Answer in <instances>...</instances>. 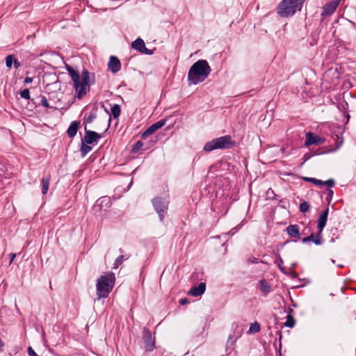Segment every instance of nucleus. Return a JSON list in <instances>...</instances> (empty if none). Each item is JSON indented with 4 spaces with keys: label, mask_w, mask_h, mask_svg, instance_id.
Listing matches in <instances>:
<instances>
[{
    "label": "nucleus",
    "mask_w": 356,
    "mask_h": 356,
    "mask_svg": "<svg viewBox=\"0 0 356 356\" xmlns=\"http://www.w3.org/2000/svg\"><path fill=\"white\" fill-rule=\"evenodd\" d=\"M66 69L73 81L76 97L81 99L89 90L90 84L95 82V74H90L86 69H83L80 81V75L78 72L69 65L66 66Z\"/></svg>",
    "instance_id": "1"
},
{
    "label": "nucleus",
    "mask_w": 356,
    "mask_h": 356,
    "mask_svg": "<svg viewBox=\"0 0 356 356\" xmlns=\"http://www.w3.org/2000/svg\"><path fill=\"white\" fill-rule=\"evenodd\" d=\"M211 72V68L206 60L201 59L194 63L188 73L189 85H197L204 81Z\"/></svg>",
    "instance_id": "2"
},
{
    "label": "nucleus",
    "mask_w": 356,
    "mask_h": 356,
    "mask_svg": "<svg viewBox=\"0 0 356 356\" xmlns=\"http://www.w3.org/2000/svg\"><path fill=\"white\" fill-rule=\"evenodd\" d=\"M115 277L113 273L101 275L97 280V296L98 299L107 298L113 288Z\"/></svg>",
    "instance_id": "3"
},
{
    "label": "nucleus",
    "mask_w": 356,
    "mask_h": 356,
    "mask_svg": "<svg viewBox=\"0 0 356 356\" xmlns=\"http://www.w3.org/2000/svg\"><path fill=\"white\" fill-rule=\"evenodd\" d=\"M305 0H282L278 5L277 13L281 17L293 16L300 10Z\"/></svg>",
    "instance_id": "4"
},
{
    "label": "nucleus",
    "mask_w": 356,
    "mask_h": 356,
    "mask_svg": "<svg viewBox=\"0 0 356 356\" xmlns=\"http://www.w3.org/2000/svg\"><path fill=\"white\" fill-rule=\"evenodd\" d=\"M236 145V141L229 135L214 138L204 146V151L209 152L217 149H230Z\"/></svg>",
    "instance_id": "5"
},
{
    "label": "nucleus",
    "mask_w": 356,
    "mask_h": 356,
    "mask_svg": "<svg viewBox=\"0 0 356 356\" xmlns=\"http://www.w3.org/2000/svg\"><path fill=\"white\" fill-rule=\"evenodd\" d=\"M153 207L159 215L161 221L165 218L166 211L168 209V203L165 200L160 197H156L152 200Z\"/></svg>",
    "instance_id": "6"
},
{
    "label": "nucleus",
    "mask_w": 356,
    "mask_h": 356,
    "mask_svg": "<svg viewBox=\"0 0 356 356\" xmlns=\"http://www.w3.org/2000/svg\"><path fill=\"white\" fill-rule=\"evenodd\" d=\"M143 339L145 351L152 352L155 349V338L152 337L151 332L146 328L143 330Z\"/></svg>",
    "instance_id": "7"
},
{
    "label": "nucleus",
    "mask_w": 356,
    "mask_h": 356,
    "mask_svg": "<svg viewBox=\"0 0 356 356\" xmlns=\"http://www.w3.org/2000/svg\"><path fill=\"white\" fill-rule=\"evenodd\" d=\"M131 47L133 49L138 51L140 53L145 55H152L153 54V50L149 49L145 47V42L143 39L138 38L136 40H134Z\"/></svg>",
    "instance_id": "8"
},
{
    "label": "nucleus",
    "mask_w": 356,
    "mask_h": 356,
    "mask_svg": "<svg viewBox=\"0 0 356 356\" xmlns=\"http://www.w3.org/2000/svg\"><path fill=\"white\" fill-rule=\"evenodd\" d=\"M165 120H161L149 127L143 134L141 138L143 140H145L149 136L154 134L158 129H161L165 124Z\"/></svg>",
    "instance_id": "9"
},
{
    "label": "nucleus",
    "mask_w": 356,
    "mask_h": 356,
    "mask_svg": "<svg viewBox=\"0 0 356 356\" xmlns=\"http://www.w3.org/2000/svg\"><path fill=\"white\" fill-rule=\"evenodd\" d=\"M85 136L84 139L83 140L87 144H93L97 143L99 139L102 138V135L90 130H87L86 127H85Z\"/></svg>",
    "instance_id": "10"
},
{
    "label": "nucleus",
    "mask_w": 356,
    "mask_h": 356,
    "mask_svg": "<svg viewBox=\"0 0 356 356\" xmlns=\"http://www.w3.org/2000/svg\"><path fill=\"white\" fill-rule=\"evenodd\" d=\"M323 142L324 139L315 134L312 132H308L306 134V139L305 142V145L306 146H310L314 144L320 145L323 144Z\"/></svg>",
    "instance_id": "11"
},
{
    "label": "nucleus",
    "mask_w": 356,
    "mask_h": 356,
    "mask_svg": "<svg viewBox=\"0 0 356 356\" xmlns=\"http://www.w3.org/2000/svg\"><path fill=\"white\" fill-rule=\"evenodd\" d=\"M339 4V0H334L331 2L327 3L323 10L322 15L327 16L334 13Z\"/></svg>",
    "instance_id": "12"
},
{
    "label": "nucleus",
    "mask_w": 356,
    "mask_h": 356,
    "mask_svg": "<svg viewBox=\"0 0 356 356\" xmlns=\"http://www.w3.org/2000/svg\"><path fill=\"white\" fill-rule=\"evenodd\" d=\"M108 67L113 73L118 72L121 69V63L118 57L111 56L109 58Z\"/></svg>",
    "instance_id": "13"
},
{
    "label": "nucleus",
    "mask_w": 356,
    "mask_h": 356,
    "mask_svg": "<svg viewBox=\"0 0 356 356\" xmlns=\"http://www.w3.org/2000/svg\"><path fill=\"white\" fill-rule=\"evenodd\" d=\"M206 290V284L200 282L197 286H193L188 291V294L193 297L202 296Z\"/></svg>",
    "instance_id": "14"
},
{
    "label": "nucleus",
    "mask_w": 356,
    "mask_h": 356,
    "mask_svg": "<svg viewBox=\"0 0 356 356\" xmlns=\"http://www.w3.org/2000/svg\"><path fill=\"white\" fill-rule=\"evenodd\" d=\"M328 212H329V209L328 207H327L320 215L318 219V225H317V228H318V231H319V232H322L324 227H325L326 225V222H327V216H328Z\"/></svg>",
    "instance_id": "15"
},
{
    "label": "nucleus",
    "mask_w": 356,
    "mask_h": 356,
    "mask_svg": "<svg viewBox=\"0 0 356 356\" xmlns=\"http://www.w3.org/2000/svg\"><path fill=\"white\" fill-rule=\"evenodd\" d=\"M80 122L78 121H73L67 129V133L70 138H73L77 133L79 127Z\"/></svg>",
    "instance_id": "16"
},
{
    "label": "nucleus",
    "mask_w": 356,
    "mask_h": 356,
    "mask_svg": "<svg viewBox=\"0 0 356 356\" xmlns=\"http://www.w3.org/2000/svg\"><path fill=\"white\" fill-rule=\"evenodd\" d=\"M287 234L291 237H299V227L297 225H290L286 227Z\"/></svg>",
    "instance_id": "17"
},
{
    "label": "nucleus",
    "mask_w": 356,
    "mask_h": 356,
    "mask_svg": "<svg viewBox=\"0 0 356 356\" xmlns=\"http://www.w3.org/2000/svg\"><path fill=\"white\" fill-rule=\"evenodd\" d=\"M309 238L311 241H312L317 245H321L323 244V240L322 236V232H319V231H318L315 235L314 234H312L310 236H309Z\"/></svg>",
    "instance_id": "18"
},
{
    "label": "nucleus",
    "mask_w": 356,
    "mask_h": 356,
    "mask_svg": "<svg viewBox=\"0 0 356 356\" xmlns=\"http://www.w3.org/2000/svg\"><path fill=\"white\" fill-rule=\"evenodd\" d=\"M50 179H51V176L49 175H48L47 176L43 177L41 180L42 193L43 195H45L49 190Z\"/></svg>",
    "instance_id": "19"
},
{
    "label": "nucleus",
    "mask_w": 356,
    "mask_h": 356,
    "mask_svg": "<svg viewBox=\"0 0 356 356\" xmlns=\"http://www.w3.org/2000/svg\"><path fill=\"white\" fill-rule=\"evenodd\" d=\"M88 145L89 144H87L86 142L82 140L80 149L82 157H85L92 150V147Z\"/></svg>",
    "instance_id": "20"
},
{
    "label": "nucleus",
    "mask_w": 356,
    "mask_h": 356,
    "mask_svg": "<svg viewBox=\"0 0 356 356\" xmlns=\"http://www.w3.org/2000/svg\"><path fill=\"white\" fill-rule=\"evenodd\" d=\"M259 289L265 295H267L270 291V287L265 280H260Z\"/></svg>",
    "instance_id": "21"
},
{
    "label": "nucleus",
    "mask_w": 356,
    "mask_h": 356,
    "mask_svg": "<svg viewBox=\"0 0 356 356\" xmlns=\"http://www.w3.org/2000/svg\"><path fill=\"white\" fill-rule=\"evenodd\" d=\"M144 145L145 144L142 141H140V140L138 141L136 144H134L132 146L131 152L137 153L140 150L145 151V150L147 149V147H145V148L143 147Z\"/></svg>",
    "instance_id": "22"
},
{
    "label": "nucleus",
    "mask_w": 356,
    "mask_h": 356,
    "mask_svg": "<svg viewBox=\"0 0 356 356\" xmlns=\"http://www.w3.org/2000/svg\"><path fill=\"white\" fill-rule=\"evenodd\" d=\"M261 330L260 325L258 322L255 321L250 324L248 333L250 334H255L259 332Z\"/></svg>",
    "instance_id": "23"
},
{
    "label": "nucleus",
    "mask_w": 356,
    "mask_h": 356,
    "mask_svg": "<svg viewBox=\"0 0 356 356\" xmlns=\"http://www.w3.org/2000/svg\"><path fill=\"white\" fill-rule=\"evenodd\" d=\"M111 115L113 117V118L116 119L118 118L121 113V108L120 106L118 104H114L111 109Z\"/></svg>",
    "instance_id": "24"
},
{
    "label": "nucleus",
    "mask_w": 356,
    "mask_h": 356,
    "mask_svg": "<svg viewBox=\"0 0 356 356\" xmlns=\"http://www.w3.org/2000/svg\"><path fill=\"white\" fill-rule=\"evenodd\" d=\"M304 180L310 183H312L316 186H323V181L312 178V177H304Z\"/></svg>",
    "instance_id": "25"
},
{
    "label": "nucleus",
    "mask_w": 356,
    "mask_h": 356,
    "mask_svg": "<svg viewBox=\"0 0 356 356\" xmlns=\"http://www.w3.org/2000/svg\"><path fill=\"white\" fill-rule=\"evenodd\" d=\"M296 321L293 317L291 315H287L286 321L285 322V325L288 327H293L295 325Z\"/></svg>",
    "instance_id": "26"
},
{
    "label": "nucleus",
    "mask_w": 356,
    "mask_h": 356,
    "mask_svg": "<svg viewBox=\"0 0 356 356\" xmlns=\"http://www.w3.org/2000/svg\"><path fill=\"white\" fill-rule=\"evenodd\" d=\"M14 55L13 54H10L8 56H6V65L8 68H11L12 65H13V60H14Z\"/></svg>",
    "instance_id": "27"
},
{
    "label": "nucleus",
    "mask_w": 356,
    "mask_h": 356,
    "mask_svg": "<svg viewBox=\"0 0 356 356\" xmlns=\"http://www.w3.org/2000/svg\"><path fill=\"white\" fill-rule=\"evenodd\" d=\"M97 202H99V204L100 205H102L103 204H105L106 206L107 207H110L111 203V201H110V198L108 197H102L101 198H99Z\"/></svg>",
    "instance_id": "28"
},
{
    "label": "nucleus",
    "mask_w": 356,
    "mask_h": 356,
    "mask_svg": "<svg viewBox=\"0 0 356 356\" xmlns=\"http://www.w3.org/2000/svg\"><path fill=\"white\" fill-rule=\"evenodd\" d=\"M124 261V256L120 255L118 257L116 258L115 260L114 264H113V268L116 269L119 267L120 265L122 264Z\"/></svg>",
    "instance_id": "29"
},
{
    "label": "nucleus",
    "mask_w": 356,
    "mask_h": 356,
    "mask_svg": "<svg viewBox=\"0 0 356 356\" xmlns=\"http://www.w3.org/2000/svg\"><path fill=\"white\" fill-rule=\"evenodd\" d=\"M275 263L277 265L278 268L280 269L281 271H284V268L282 266V264H283V260L280 255L276 256Z\"/></svg>",
    "instance_id": "30"
},
{
    "label": "nucleus",
    "mask_w": 356,
    "mask_h": 356,
    "mask_svg": "<svg viewBox=\"0 0 356 356\" xmlns=\"http://www.w3.org/2000/svg\"><path fill=\"white\" fill-rule=\"evenodd\" d=\"M309 204L307 202L304 201L300 204V211L302 213H305L309 209Z\"/></svg>",
    "instance_id": "31"
},
{
    "label": "nucleus",
    "mask_w": 356,
    "mask_h": 356,
    "mask_svg": "<svg viewBox=\"0 0 356 356\" xmlns=\"http://www.w3.org/2000/svg\"><path fill=\"white\" fill-rule=\"evenodd\" d=\"M20 96L22 98H24L25 99H30V92L29 90L26 88L24 89L20 92Z\"/></svg>",
    "instance_id": "32"
},
{
    "label": "nucleus",
    "mask_w": 356,
    "mask_h": 356,
    "mask_svg": "<svg viewBox=\"0 0 356 356\" xmlns=\"http://www.w3.org/2000/svg\"><path fill=\"white\" fill-rule=\"evenodd\" d=\"M39 98L40 99V104L45 108H50L51 106H49V103H48V101L47 99V98L44 97V96H42V95H40L39 97Z\"/></svg>",
    "instance_id": "33"
},
{
    "label": "nucleus",
    "mask_w": 356,
    "mask_h": 356,
    "mask_svg": "<svg viewBox=\"0 0 356 356\" xmlns=\"http://www.w3.org/2000/svg\"><path fill=\"white\" fill-rule=\"evenodd\" d=\"M334 185H335V181L332 179H328L325 181H323V186H327L329 188H332V187H334Z\"/></svg>",
    "instance_id": "34"
},
{
    "label": "nucleus",
    "mask_w": 356,
    "mask_h": 356,
    "mask_svg": "<svg viewBox=\"0 0 356 356\" xmlns=\"http://www.w3.org/2000/svg\"><path fill=\"white\" fill-rule=\"evenodd\" d=\"M333 194H334V192L331 189H327V197H326V200L328 204L330 203L331 202V200L332 198V196H333Z\"/></svg>",
    "instance_id": "35"
},
{
    "label": "nucleus",
    "mask_w": 356,
    "mask_h": 356,
    "mask_svg": "<svg viewBox=\"0 0 356 356\" xmlns=\"http://www.w3.org/2000/svg\"><path fill=\"white\" fill-rule=\"evenodd\" d=\"M96 118V115L94 113H90L89 115L87 117L86 122L87 123H91L94 119Z\"/></svg>",
    "instance_id": "36"
},
{
    "label": "nucleus",
    "mask_w": 356,
    "mask_h": 356,
    "mask_svg": "<svg viewBox=\"0 0 356 356\" xmlns=\"http://www.w3.org/2000/svg\"><path fill=\"white\" fill-rule=\"evenodd\" d=\"M247 262L248 264H257L259 262V259L254 257H251L248 259Z\"/></svg>",
    "instance_id": "37"
},
{
    "label": "nucleus",
    "mask_w": 356,
    "mask_h": 356,
    "mask_svg": "<svg viewBox=\"0 0 356 356\" xmlns=\"http://www.w3.org/2000/svg\"><path fill=\"white\" fill-rule=\"evenodd\" d=\"M28 354L29 356H38L31 346L28 348Z\"/></svg>",
    "instance_id": "38"
},
{
    "label": "nucleus",
    "mask_w": 356,
    "mask_h": 356,
    "mask_svg": "<svg viewBox=\"0 0 356 356\" xmlns=\"http://www.w3.org/2000/svg\"><path fill=\"white\" fill-rule=\"evenodd\" d=\"M13 64L14 65V67L16 70L18 69L21 66L20 63L17 60V59H15V58H14L13 63Z\"/></svg>",
    "instance_id": "39"
},
{
    "label": "nucleus",
    "mask_w": 356,
    "mask_h": 356,
    "mask_svg": "<svg viewBox=\"0 0 356 356\" xmlns=\"http://www.w3.org/2000/svg\"><path fill=\"white\" fill-rule=\"evenodd\" d=\"M189 302L187 298H182L179 300V304L181 305H186Z\"/></svg>",
    "instance_id": "40"
},
{
    "label": "nucleus",
    "mask_w": 356,
    "mask_h": 356,
    "mask_svg": "<svg viewBox=\"0 0 356 356\" xmlns=\"http://www.w3.org/2000/svg\"><path fill=\"white\" fill-rule=\"evenodd\" d=\"M32 81H33V78H31V77H29V76H26V77L24 79V83L25 84H29V83H31Z\"/></svg>",
    "instance_id": "41"
},
{
    "label": "nucleus",
    "mask_w": 356,
    "mask_h": 356,
    "mask_svg": "<svg viewBox=\"0 0 356 356\" xmlns=\"http://www.w3.org/2000/svg\"><path fill=\"white\" fill-rule=\"evenodd\" d=\"M309 241H310V239H309V236H307V237H305V238H303L302 239V242L303 243H308V242H309Z\"/></svg>",
    "instance_id": "42"
},
{
    "label": "nucleus",
    "mask_w": 356,
    "mask_h": 356,
    "mask_svg": "<svg viewBox=\"0 0 356 356\" xmlns=\"http://www.w3.org/2000/svg\"><path fill=\"white\" fill-rule=\"evenodd\" d=\"M4 346V343L3 341L0 339V351H1L3 350V348Z\"/></svg>",
    "instance_id": "43"
},
{
    "label": "nucleus",
    "mask_w": 356,
    "mask_h": 356,
    "mask_svg": "<svg viewBox=\"0 0 356 356\" xmlns=\"http://www.w3.org/2000/svg\"><path fill=\"white\" fill-rule=\"evenodd\" d=\"M120 252H123V250L122 248L120 249Z\"/></svg>",
    "instance_id": "44"
}]
</instances>
